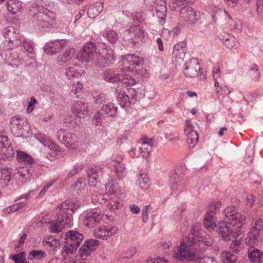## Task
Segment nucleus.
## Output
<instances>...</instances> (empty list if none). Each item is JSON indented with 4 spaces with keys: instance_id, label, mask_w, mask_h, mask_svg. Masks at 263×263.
Segmentation results:
<instances>
[{
    "instance_id": "f257e3e1",
    "label": "nucleus",
    "mask_w": 263,
    "mask_h": 263,
    "mask_svg": "<svg viewBox=\"0 0 263 263\" xmlns=\"http://www.w3.org/2000/svg\"><path fill=\"white\" fill-rule=\"evenodd\" d=\"M221 203L219 202H211L203 220V224L209 230H215L226 240L231 239L235 234L240 233L241 225L245 223L246 217L237 212L234 206L226 208L223 214L224 221H215V214L219 211Z\"/></svg>"
},
{
    "instance_id": "f03ea898",
    "label": "nucleus",
    "mask_w": 263,
    "mask_h": 263,
    "mask_svg": "<svg viewBox=\"0 0 263 263\" xmlns=\"http://www.w3.org/2000/svg\"><path fill=\"white\" fill-rule=\"evenodd\" d=\"M199 229L198 224L192 226L187 237L183 239L173 256L179 261L187 260L193 263H217L213 257L202 256L198 254L197 251H202L213 243L210 236L204 232L199 231Z\"/></svg>"
},
{
    "instance_id": "7ed1b4c3",
    "label": "nucleus",
    "mask_w": 263,
    "mask_h": 263,
    "mask_svg": "<svg viewBox=\"0 0 263 263\" xmlns=\"http://www.w3.org/2000/svg\"><path fill=\"white\" fill-rule=\"evenodd\" d=\"M80 206L77 201L65 200L58 206L60 210L57 215L55 221L60 223V226L65 228L70 227L72 220V214L79 209Z\"/></svg>"
},
{
    "instance_id": "20e7f679",
    "label": "nucleus",
    "mask_w": 263,
    "mask_h": 263,
    "mask_svg": "<svg viewBox=\"0 0 263 263\" xmlns=\"http://www.w3.org/2000/svg\"><path fill=\"white\" fill-rule=\"evenodd\" d=\"M6 42L8 43V49L13 48L21 45L23 36L13 26H9L3 31Z\"/></svg>"
},
{
    "instance_id": "39448f33",
    "label": "nucleus",
    "mask_w": 263,
    "mask_h": 263,
    "mask_svg": "<svg viewBox=\"0 0 263 263\" xmlns=\"http://www.w3.org/2000/svg\"><path fill=\"white\" fill-rule=\"evenodd\" d=\"M38 10L39 12L36 14V16L37 18L39 27L43 29L49 28L54 22L55 14L42 6L38 7Z\"/></svg>"
},
{
    "instance_id": "423d86ee",
    "label": "nucleus",
    "mask_w": 263,
    "mask_h": 263,
    "mask_svg": "<svg viewBox=\"0 0 263 263\" xmlns=\"http://www.w3.org/2000/svg\"><path fill=\"white\" fill-rule=\"evenodd\" d=\"M10 128L14 136L21 137L29 130V126L24 118L15 116L11 119Z\"/></svg>"
},
{
    "instance_id": "0eeeda50",
    "label": "nucleus",
    "mask_w": 263,
    "mask_h": 263,
    "mask_svg": "<svg viewBox=\"0 0 263 263\" xmlns=\"http://www.w3.org/2000/svg\"><path fill=\"white\" fill-rule=\"evenodd\" d=\"M103 215L104 214L100 209L98 208L92 209L82 216L83 218V223L88 228H93L100 222Z\"/></svg>"
},
{
    "instance_id": "6e6552de",
    "label": "nucleus",
    "mask_w": 263,
    "mask_h": 263,
    "mask_svg": "<svg viewBox=\"0 0 263 263\" xmlns=\"http://www.w3.org/2000/svg\"><path fill=\"white\" fill-rule=\"evenodd\" d=\"M14 156V150L8 137L0 134V159L9 160Z\"/></svg>"
},
{
    "instance_id": "1a4fd4ad",
    "label": "nucleus",
    "mask_w": 263,
    "mask_h": 263,
    "mask_svg": "<svg viewBox=\"0 0 263 263\" xmlns=\"http://www.w3.org/2000/svg\"><path fill=\"white\" fill-rule=\"evenodd\" d=\"M57 139L59 142L64 144L67 147L74 148V145L78 141L76 135L61 128L57 133Z\"/></svg>"
},
{
    "instance_id": "9d476101",
    "label": "nucleus",
    "mask_w": 263,
    "mask_h": 263,
    "mask_svg": "<svg viewBox=\"0 0 263 263\" xmlns=\"http://www.w3.org/2000/svg\"><path fill=\"white\" fill-rule=\"evenodd\" d=\"M96 50V46L92 42H87L78 53L77 58L82 62H88L92 60Z\"/></svg>"
},
{
    "instance_id": "9b49d317",
    "label": "nucleus",
    "mask_w": 263,
    "mask_h": 263,
    "mask_svg": "<svg viewBox=\"0 0 263 263\" xmlns=\"http://www.w3.org/2000/svg\"><path fill=\"white\" fill-rule=\"evenodd\" d=\"M84 237L83 235L77 231H69L61 236V241L68 245L78 247Z\"/></svg>"
},
{
    "instance_id": "f8f14e48",
    "label": "nucleus",
    "mask_w": 263,
    "mask_h": 263,
    "mask_svg": "<svg viewBox=\"0 0 263 263\" xmlns=\"http://www.w3.org/2000/svg\"><path fill=\"white\" fill-rule=\"evenodd\" d=\"M143 59L136 54H129L123 57V63L124 68L129 71H133L137 66L143 65Z\"/></svg>"
},
{
    "instance_id": "ddd939ff",
    "label": "nucleus",
    "mask_w": 263,
    "mask_h": 263,
    "mask_svg": "<svg viewBox=\"0 0 263 263\" xmlns=\"http://www.w3.org/2000/svg\"><path fill=\"white\" fill-rule=\"evenodd\" d=\"M68 45L65 40H56L47 43L44 47L45 52L49 55L55 54Z\"/></svg>"
},
{
    "instance_id": "4468645a",
    "label": "nucleus",
    "mask_w": 263,
    "mask_h": 263,
    "mask_svg": "<svg viewBox=\"0 0 263 263\" xmlns=\"http://www.w3.org/2000/svg\"><path fill=\"white\" fill-rule=\"evenodd\" d=\"M185 68L183 70L184 76L187 78H195L198 74L200 70V66L197 60L193 58L186 62L184 64Z\"/></svg>"
},
{
    "instance_id": "2eb2a0df",
    "label": "nucleus",
    "mask_w": 263,
    "mask_h": 263,
    "mask_svg": "<svg viewBox=\"0 0 263 263\" xmlns=\"http://www.w3.org/2000/svg\"><path fill=\"white\" fill-rule=\"evenodd\" d=\"M185 135L187 136V142L190 147H193L197 143L199 139L198 135L194 129V126L189 120L185 121L184 129Z\"/></svg>"
},
{
    "instance_id": "dca6fc26",
    "label": "nucleus",
    "mask_w": 263,
    "mask_h": 263,
    "mask_svg": "<svg viewBox=\"0 0 263 263\" xmlns=\"http://www.w3.org/2000/svg\"><path fill=\"white\" fill-rule=\"evenodd\" d=\"M99 241L96 239H90L86 240L79 251L81 258L85 259L90 253L96 250L99 245Z\"/></svg>"
},
{
    "instance_id": "f3484780",
    "label": "nucleus",
    "mask_w": 263,
    "mask_h": 263,
    "mask_svg": "<svg viewBox=\"0 0 263 263\" xmlns=\"http://www.w3.org/2000/svg\"><path fill=\"white\" fill-rule=\"evenodd\" d=\"M37 165L25 166L20 167L18 169L17 174L20 176V180L21 182L25 183L32 177H34L37 173L36 168Z\"/></svg>"
},
{
    "instance_id": "a211bd4d",
    "label": "nucleus",
    "mask_w": 263,
    "mask_h": 263,
    "mask_svg": "<svg viewBox=\"0 0 263 263\" xmlns=\"http://www.w3.org/2000/svg\"><path fill=\"white\" fill-rule=\"evenodd\" d=\"M88 183L90 186H96L103 175L102 168L100 166H94L87 172Z\"/></svg>"
},
{
    "instance_id": "6ab92c4d",
    "label": "nucleus",
    "mask_w": 263,
    "mask_h": 263,
    "mask_svg": "<svg viewBox=\"0 0 263 263\" xmlns=\"http://www.w3.org/2000/svg\"><path fill=\"white\" fill-rule=\"evenodd\" d=\"M71 111L73 114L78 117L84 118L88 112V104L82 100L78 101L72 105Z\"/></svg>"
},
{
    "instance_id": "aec40b11",
    "label": "nucleus",
    "mask_w": 263,
    "mask_h": 263,
    "mask_svg": "<svg viewBox=\"0 0 263 263\" xmlns=\"http://www.w3.org/2000/svg\"><path fill=\"white\" fill-rule=\"evenodd\" d=\"M183 174L180 170L175 171L170 176V185L172 192H176L178 189H182L184 183H182Z\"/></svg>"
},
{
    "instance_id": "412c9836",
    "label": "nucleus",
    "mask_w": 263,
    "mask_h": 263,
    "mask_svg": "<svg viewBox=\"0 0 263 263\" xmlns=\"http://www.w3.org/2000/svg\"><path fill=\"white\" fill-rule=\"evenodd\" d=\"M118 231V228L116 227H112L110 228L102 227L95 229L94 235L98 238L107 239L108 237L116 234Z\"/></svg>"
},
{
    "instance_id": "4be33fe9",
    "label": "nucleus",
    "mask_w": 263,
    "mask_h": 263,
    "mask_svg": "<svg viewBox=\"0 0 263 263\" xmlns=\"http://www.w3.org/2000/svg\"><path fill=\"white\" fill-rule=\"evenodd\" d=\"M12 169L5 168L0 170V187L5 189L9 187L10 189L12 186Z\"/></svg>"
},
{
    "instance_id": "5701e85b",
    "label": "nucleus",
    "mask_w": 263,
    "mask_h": 263,
    "mask_svg": "<svg viewBox=\"0 0 263 263\" xmlns=\"http://www.w3.org/2000/svg\"><path fill=\"white\" fill-rule=\"evenodd\" d=\"M180 15L184 21L188 22L192 25H195L198 21L196 12L190 7L186 8V9H183L180 11Z\"/></svg>"
},
{
    "instance_id": "b1692460",
    "label": "nucleus",
    "mask_w": 263,
    "mask_h": 263,
    "mask_svg": "<svg viewBox=\"0 0 263 263\" xmlns=\"http://www.w3.org/2000/svg\"><path fill=\"white\" fill-rule=\"evenodd\" d=\"M34 137L44 146L48 147L50 149L53 150V151H58V147L57 144L47 135L41 133H39L35 134Z\"/></svg>"
},
{
    "instance_id": "393cba45",
    "label": "nucleus",
    "mask_w": 263,
    "mask_h": 263,
    "mask_svg": "<svg viewBox=\"0 0 263 263\" xmlns=\"http://www.w3.org/2000/svg\"><path fill=\"white\" fill-rule=\"evenodd\" d=\"M186 51V44L183 42H180L175 45L172 53L173 58L176 59L177 61H182L185 57Z\"/></svg>"
},
{
    "instance_id": "a878e982",
    "label": "nucleus",
    "mask_w": 263,
    "mask_h": 263,
    "mask_svg": "<svg viewBox=\"0 0 263 263\" xmlns=\"http://www.w3.org/2000/svg\"><path fill=\"white\" fill-rule=\"evenodd\" d=\"M65 51L57 57V62L61 65L69 62L76 53V49L73 47L67 46Z\"/></svg>"
},
{
    "instance_id": "bb28decb",
    "label": "nucleus",
    "mask_w": 263,
    "mask_h": 263,
    "mask_svg": "<svg viewBox=\"0 0 263 263\" xmlns=\"http://www.w3.org/2000/svg\"><path fill=\"white\" fill-rule=\"evenodd\" d=\"M16 158L19 162L23 163L25 166L37 165V162L30 155L23 151H16Z\"/></svg>"
},
{
    "instance_id": "cd10ccee",
    "label": "nucleus",
    "mask_w": 263,
    "mask_h": 263,
    "mask_svg": "<svg viewBox=\"0 0 263 263\" xmlns=\"http://www.w3.org/2000/svg\"><path fill=\"white\" fill-rule=\"evenodd\" d=\"M12 48L8 49V47L4 48V49H1L0 54L1 57L5 58L7 62H13V64L17 65L20 63V58L15 52L12 53L10 50Z\"/></svg>"
},
{
    "instance_id": "c85d7f7f",
    "label": "nucleus",
    "mask_w": 263,
    "mask_h": 263,
    "mask_svg": "<svg viewBox=\"0 0 263 263\" xmlns=\"http://www.w3.org/2000/svg\"><path fill=\"white\" fill-rule=\"evenodd\" d=\"M130 40L134 42H138L139 40H142L144 36L143 30L139 25H137L132 28L128 32Z\"/></svg>"
},
{
    "instance_id": "c756f323",
    "label": "nucleus",
    "mask_w": 263,
    "mask_h": 263,
    "mask_svg": "<svg viewBox=\"0 0 263 263\" xmlns=\"http://www.w3.org/2000/svg\"><path fill=\"white\" fill-rule=\"evenodd\" d=\"M192 0H170L169 2V7L172 10L176 11H181L183 9L189 8L187 5Z\"/></svg>"
},
{
    "instance_id": "7c9ffc66",
    "label": "nucleus",
    "mask_w": 263,
    "mask_h": 263,
    "mask_svg": "<svg viewBox=\"0 0 263 263\" xmlns=\"http://www.w3.org/2000/svg\"><path fill=\"white\" fill-rule=\"evenodd\" d=\"M118 107L109 101L101 106V111L108 117H114L117 113Z\"/></svg>"
},
{
    "instance_id": "2f4dec72",
    "label": "nucleus",
    "mask_w": 263,
    "mask_h": 263,
    "mask_svg": "<svg viewBox=\"0 0 263 263\" xmlns=\"http://www.w3.org/2000/svg\"><path fill=\"white\" fill-rule=\"evenodd\" d=\"M105 191L110 195L118 197L121 194V190L118 183L116 181H111L106 184Z\"/></svg>"
},
{
    "instance_id": "473e14b6",
    "label": "nucleus",
    "mask_w": 263,
    "mask_h": 263,
    "mask_svg": "<svg viewBox=\"0 0 263 263\" xmlns=\"http://www.w3.org/2000/svg\"><path fill=\"white\" fill-rule=\"evenodd\" d=\"M103 9V4L101 2H96L88 9L87 14L89 17L94 18L98 15Z\"/></svg>"
},
{
    "instance_id": "72a5a7b5",
    "label": "nucleus",
    "mask_w": 263,
    "mask_h": 263,
    "mask_svg": "<svg viewBox=\"0 0 263 263\" xmlns=\"http://www.w3.org/2000/svg\"><path fill=\"white\" fill-rule=\"evenodd\" d=\"M7 8L12 14H16L22 9V3L18 0H9L7 3Z\"/></svg>"
},
{
    "instance_id": "f704fd0d",
    "label": "nucleus",
    "mask_w": 263,
    "mask_h": 263,
    "mask_svg": "<svg viewBox=\"0 0 263 263\" xmlns=\"http://www.w3.org/2000/svg\"><path fill=\"white\" fill-rule=\"evenodd\" d=\"M103 79L108 82L115 83L120 82L121 76L116 74L112 70H106L103 73Z\"/></svg>"
},
{
    "instance_id": "c9c22d12",
    "label": "nucleus",
    "mask_w": 263,
    "mask_h": 263,
    "mask_svg": "<svg viewBox=\"0 0 263 263\" xmlns=\"http://www.w3.org/2000/svg\"><path fill=\"white\" fill-rule=\"evenodd\" d=\"M262 253L258 249L253 248L248 251V257L253 263H260Z\"/></svg>"
},
{
    "instance_id": "e433bc0d",
    "label": "nucleus",
    "mask_w": 263,
    "mask_h": 263,
    "mask_svg": "<svg viewBox=\"0 0 263 263\" xmlns=\"http://www.w3.org/2000/svg\"><path fill=\"white\" fill-rule=\"evenodd\" d=\"M120 82L126 85V87L134 85L137 82L135 77L130 73L121 74Z\"/></svg>"
},
{
    "instance_id": "4c0bfd02",
    "label": "nucleus",
    "mask_w": 263,
    "mask_h": 263,
    "mask_svg": "<svg viewBox=\"0 0 263 263\" xmlns=\"http://www.w3.org/2000/svg\"><path fill=\"white\" fill-rule=\"evenodd\" d=\"M117 92L118 94L117 101L121 107L124 108L130 104L129 98L125 92L117 90Z\"/></svg>"
},
{
    "instance_id": "58836bf2",
    "label": "nucleus",
    "mask_w": 263,
    "mask_h": 263,
    "mask_svg": "<svg viewBox=\"0 0 263 263\" xmlns=\"http://www.w3.org/2000/svg\"><path fill=\"white\" fill-rule=\"evenodd\" d=\"M220 258L223 263H237V257L230 252H222Z\"/></svg>"
},
{
    "instance_id": "ea45409f",
    "label": "nucleus",
    "mask_w": 263,
    "mask_h": 263,
    "mask_svg": "<svg viewBox=\"0 0 263 263\" xmlns=\"http://www.w3.org/2000/svg\"><path fill=\"white\" fill-rule=\"evenodd\" d=\"M243 224H242L241 225V227H242V225ZM241 229L242 228H241V230H240V233L239 234H235V236H232L231 237V239H230L231 240L232 238H235V240L234 241H233L230 246V248L231 249V250L234 252V253H238L240 250H241V246H240V240L239 239H237V238L240 235L241 233ZM223 239L224 240V239L223 238ZM225 241H226L225 240ZM228 241H229V240H228Z\"/></svg>"
},
{
    "instance_id": "a19ab883",
    "label": "nucleus",
    "mask_w": 263,
    "mask_h": 263,
    "mask_svg": "<svg viewBox=\"0 0 263 263\" xmlns=\"http://www.w3.org/2000/svg\"><path fill=\"white\" fill-rule=\"evenodd\" d=\"M21 44H22L24 49L28 53L31 54L30 58L33 59L35 58L34 55L35 52L33 43L30 41L24 39L23 37Z\"/></svg>"
},
{
    "instance_id": "79ce46f5",
    "label": "nucleus",
    "mask_w": 263,
    "mask_h": 263,
    "mask_svg": "<svg viewBox=\"0 0 263 263\" xmlns=\"http://www.w3.org/2000/svg\"><path fill=\"white\" fill-rule=\"evenodd\" d=\"M154 146L152 141H143L140 147V154L144 157H147L151 152L152 147Z\"/></svg>"
},
{
    "instance_id": "37998d69",
    "label": "nucleus",
    "mask_w": 263,
    "mask_h": 263,
    "mask_svg": "<svg viewBox=\"0 0 263 263\" xmlns=\"http://www.w3.org/2000/svg\"><path fill=\"white\" fill-rule=\"evenodd\" d=\"M138 181L140 187L144 189H147L149 185V178L145 173H141L138 176Z\"/></svg>"
},
{
    "instance_id": "c03bdc74",
    "label": "nucleus",
    "mask_w": 263,
    "mask_h": 263,
    "mask_svg": "<svg viewBox=\"0 0 263 263\" xmlns=\"http://www.w3.org/2000/svg\"><path fill=\"white\" fill-rule=\"evenodd\" d=\"M94 102L96 104L102 106L105 104L109 101L107 95L104 93H99L93 95Z\"/></svg>"
},
{
    "instance_id": "a18cd8bd",
    "label": "nucleus",
    "mask_w": 263,
    "mask_h": 263,
    "mask_svg": "<svg viewBox=\"0 0 263 263\" xmlns=\"http://www.w3.org/2000/svg\"><path fill=\"white\" fill-rule=\"evenodd\" d=\"M214 86L216 92L219 95H228L231 92L227 86L220 84L218 81L214 82Z\"/></svg>"
},
{
    "instance_id": "49530a36",
    "label": "nucleus",
    "mask_w": 263,
    "mask_h": 263,
    "mask_svg": "<svg viewBox=\"0 0 263 263\" xmlns=\"http://www.w3.org/2000/svg\"><path fill=\"white\" fill-rule=\"evenodd\" d=\"M99 52L103 55V57L106 58L107 61L114 62L115 60L113 55V51L110 47H103L101 50H99Z\"/></svg>"
},
{
    "instance_id": "de8ad7c7",
    "label": "nucleus",
    "mask_w": 263,
    "mask_h": 263,
    "mask_svg": "<svg viewBox=\"0 0 263 263\" xmlns=\"http://www.w3.org/2000/svg\"><path fill=\"white\" fill-rule=\"evenodd\" d=\"M46 255V253L44 250H34L29 253L28 258L30 260H39L45 257Z\"/></svg>"
},
{
    "instance_id": "09e8293b",
    "label": "nucleus",
    "mask_w": 263,
    "mask_h": 263,
    "mask_svg": "<svg viewBox=\"0 0 263 263\" xmlns=\"http://www.w3.org/2000/svg\"><path fill=\"white\" fill-rule=\"evenodd\" d=\"M9 258L12 259L14 263H25L26 258L24 252L18 254H14L10 255Z\"/></svg>"
},
{
    "instance_id": "8fccbe9b",
    "label": "nucleus",
    "mask_w": 263,
    "mask_h": 263,
    "mask_svg": "<svg viewBox=\"0 0 263 263\" xmlns=\"http://www.w3.org/2000/svg\"><path fill=\"white\" fill-rule=\"evenodd\" d=\"M114 171L116 176L120 179L124 177L127 174L126 167L124 165H115Z\"/></svg>"
},
{
    "instance_id": "3c124183",
    "label": "nucleus",
    "mask_w": 263,
    "mask_h": 263,
    "mask_svg": "<svg viewBox=\"0 0 263 263\" xmlns=\"http://www.w3.org/2000/svg\"><path fill=\"white\" fill-rule=\"evenodd\" d=\"M105 36L108 41L112 44L115 43L118 39V35L117 32L112 29L106 31Z\"/></svg>"
},
{
    "instance_id": "603ef678",
    "label": "nucleus",
    "mask_w": 263,
    "mask_h": 263,
    "mask_svg": "<svg viewBox=\"0 0 263 263\" xmlns=\"http://www.w3.org/2000/svg\"><path fill=\"white\" fill-rule=\"evenodd\" d=\"M65 75L68 79H73L78 75V69L76 66H70L66 69Z\"/></svg>"
},
{
    "instance_id": "864d4df0",
    "label": "nucleus",
    "mask_w": 263,
    "mask_h": 263,
    "mask_svg": "<svg viewBox=\"0 0 263 263\" xmlns=\"http://www.w3.org/2000/svg\"><path fill=\"white\" fill-rule=\"evenodd\" d=\"M121 200L118 198H112V200L108 203L106 209L109 210H112L120 209L122 206Z\"/></svg>"
},
{
    "instance_id": "5fc2aeb1",
    "label": "nucleus",
    "mask_w": 263,
    "mask_h": 263,
    "mask_svg": "<svg viewBox=\"0 0 263 263\" xmlns=\"http://www.w3.org/2000/svg\"><path fill=\"white\" fill-rule=\"evenodd\" d=\"M97 62L98 65L100 67H104L108 66L110 64L112 63V61H108L106 60V58L103 57L99 51L97 53Z\"/></svg>"
},
{
    "instance_id": "6e6d98bb",
    "label": "nucleus",
    "mask_w": 263,
    "mask_h": 263,
    "mask_svg": "<svg viewBox=\"0 0 263 263\" xmlns=\"http://www.w3.org/2000/svg\"><path fill=\"white\" fill-rule=\"evenodd\" d=\"M249 74L251 78L254 80L257 81L260 78V72L258 71V67L257 65H254L253 67H251L249 69Z\"/></svg>"
},
{
    "instance_id": "4d7b16f0",
    "label": "nucleus",
    "mask_w": 263,
    "mask_h": 263,
    "mask_svg": "<svg viewBox=\"0 0 263 263\" xmlns=\"http://www.w3.org/2000/svg\"><path fill=\"white\" fill-rule=\"evenodd\" d=\"M254 149L252 146L249 145L246 150L244 160L247 163H251L253 158Z\"/></svg>"
},
{
    "instance_id": "13d9d810",
    "label": "nucleus",
    "mask_w": 263,
    "mask_h": 263,
    "mask_svg": "<svg viewBox=\"0 0 263 263\" xmlns=\"http://www.w3.org/2000/svg\"><path fill=\"white\" fill-rule=\"evenodd\" d=\"M252 229L255 231L259 232L263 228V220L261 218H258L253 220L251 223Z\"/></svg>"
},
{
    "instance_id": "bf43d9fd",
    "label": "nucleus",
    "mask_w": 263,
    "mask_h": 263,
    "mask_svg": "<svg viewBox=\"0 0 263 263\" xmlns=\"http://www.w3.org/2000/svg\"><path fill=\"white\" fill-rule=\"evenodd\" d=\"M59 245L60 243L55 239H53L51 241L44 242V246L48 249L51 253L54 252L55 249L59 247Z\"/></svg>"
},
{
    "instance_id": "052dcab7",
    "label": "nucleus",
    "mask_w": 263,
    "mask_h": 263,
    "mask_svg": "<svg viewBox=\"0 0 263 263\" xmlns=\"http://www.w3.org/2000/svg\"><path fill=\"white\" fill-rule=\"evenodd\" d=\"M258 236L259 233L258 231L254 230V232H250L248 236V242L250 245H255L258 242Z\"/></svg>"
},
{
    "instance_id": "680f3d73",
    "label": "nucleus",
    "mask_w": 263,
    "mask_h": 263,
    "mask_svg": "<svg viewBox=\"0 0 263 263\" xmlns=\"http://www.w3.org/2000/svg\"><path fill=\"white\" fill-rule=\"evenodd\" d=\"M223 44L228 48L233 49L236 48L237 47L238 42L236 38L234 37H231L228 40L224 41Z\"/></svg>"
},
{
    "instance_id": "e2e57ef3",
    "label": "nucleus",
    "mask_w": 263,
    "mask_h": 263,
    "mask_svg": "<svg viewBox=\"0 0 263 263\" xmlns=\"http://www.w3.org/2000/svg\"><path fill=\"white\" fill-rule=\"evenodd\" d=\"M65 227L60 226V223L57 222L55 220V222H51L49 226L50 231L51 233H59Z\"/></svg>"
},
{
    "instance_id": "0e129e2a",
    "label": "nucleus",
    "mask_w": 263,
    "mask_h": 263,
    "mask_svg": "<svg viewBox=\"0 0 263 263\" xmlns=\"http://www.w3.org/2000/svg\"><path fill=\"white\" fill-rule=\"evenodd\" d=\"M85 186V180L83 178H79L74 185V190L78 192H81L82 190H84Z\"/></svg>"
},
{
    "instance_id": "69168bd1",
    "label": "nucleus",
    "mask_w": 263,
    "mask_h": 263,
    "mask_svg": "<svg viewBox=\"0 0 263 263\" xmlns=\"http://www.w3.org/2000/svg\"><path fill=\"white\" fill-rule=\"evenodd\" d=\"M84 166L81 163H76L73 167L72 169L69 173V176H72L83 169Z\"/></svg>"
},
{
    "instance_id": "338daca9",
    "label": "nucleus",
    "mask_w": 263,
    "mask_h": 263,
    "mask_svg": "<svg viewBox=\"0 0 263 263\" xmlns=\"http://www.w3.org/2000/svg\"><path fill=\"white\" fill-rule=\"evenodd\" d=\"M104 114L101 112H97L93 117V122L96 126H98L103 121Z\"/></svg>"
},
{
    "instance_id": "774afa93",
    "label": "nucleus",
    "mask_w": 263,
    "mask_h": 263,
    "mask_svg": "<svg viewBox=\"0 0 263 263\" xmlns=\"http://www.w3.org/2000/svg\"><path fill=\"white\" fill-rule=\"evenodd\" d=\"M164 136L166 139L172 143H175L179 140L177 134L171 132L165 133Z\"/></svg>"
}]
</instances>
